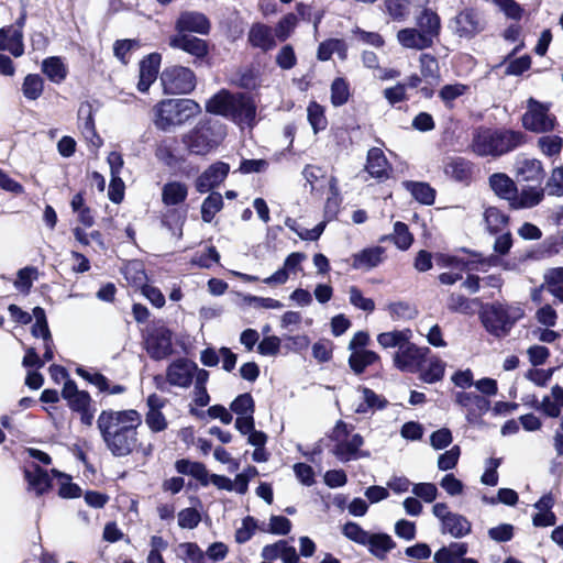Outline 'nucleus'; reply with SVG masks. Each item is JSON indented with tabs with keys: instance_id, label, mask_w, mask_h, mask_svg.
Returning <instances> with one entry per match:
<instances>
[{
	"instance_id": "412c9836",
	"label": "nucleus",
	"mask_w": 563,
	"mask_h": 563,
	"mask_svg": "<svg viewBox=\"0 0 563 563\" xmlns=\"http://www.w3.org/2000/svg\"><path fill=\"white\" fill-rule=\"evenodd\" d=\"M162 57L158 53H152L140 63V76L137 89L146 92L151 85L156 80Z\"/></svg>"
},
{
	"instance_id": "c85d7f7f",
	"label": "nucleus",
	"mask_w": 563,
	"mask_h": 563,
	"mask_svg": "<svg viewBox=\"0 0 563 563\" xmlns=\"http://www.w3.org/2000/svg\"><path fill=\"white\" fill-rule=\"evenodd\" d=\"M543 196L544 192L541 186H527L520 192L516 190L510 206L515 209L532 208L541 202Z\"/></svg>"
},
{
	"instance_id": "b1692460",
	"label": "nucleus",
	"mask_w": 563,
	"mask_h": 563,
	"mask_svg": "<svg viewBox=\"0 0 563 563\" xmlns=\"http://www.w3.org/2000/svg\"><path fill=\"white\" fill-rule=\"evenodd\" d=\"M544 178V169L542 163L536 158H525L517 163L518 181L532 183L541 186Z\"/></svg>"
},
{
	"instance_id": "473e14b6",
	"label": "nucleus",
	"mask_w": 563,
	"mask_h": 563,
	"mask_svg": "<svg viewBox=\"0 0 563 563\" xmlns=\"http://www.w3.org/2000/svg\"><path fill=\"white\" fill-rule=\"evenodd\" d=\"M402 186L418 202L427 206L434 202L435 190L428 183L406 180Z\"/></svg>"
},
{
	"instance_id": "2eb2a0df",
	"label": "nucleus",
	"mask_w": 563,
	"mask_h": 563,
	"mask_svg": "<svg viewBox=\"0 0 563 563\" xmlns=\"http://www.w3.org/2000/svg\"><path fill=\"white\" fill-rule=\"evenodd\" d=\"M384 254V247L372 246L352 254L351 257L343 262L349 264L352 269L368 272L383 263Z\"/></svg>"
},
{
	"instance_id": "4d7b16f0",
	"label": "nucleus",
	"mask_w": 563,
	"mask_h": 563,
	"mask_svg": "<svg viewBox=\"0 0 563 563\" xmlns=\"http://www.w3.org/2000/svg\"><path fill=\"white\" fill-rule=\"evenodd\" d=\"M349 301L352 306L366 312L375 310V302L371 298L363 296L362 291L356 286H351L347 290Z\"/></svg>"
},
{
	"instance_id": "393cba45",
	"label": "nucleus",
	"mask_w": 563,
	"mask_h": 563,
	"mask_svg": "<svg viewBox=\"0 0 563 563\" xmlns=\"http://www.w3.org/2000/svg\"><path fill=\"white\" fill-rule=\"evenodd\" d=\"M0 49L9 51L15 57H20L24 54L21 27L11 25L0 29Z\"/></svg>"
},
{
	"instance_id": "0eeeda50",
	"label": "nucleus",
	"mask_w": 563,
	"mask_h": 563,
	"mask_svg": "<svg viewBox=\"0 0 563 563\" xmlns=\"http://www.w3.org/2000/svg\"><path fill=\"white\" fill-rule=\"evenodd\" d=\"M161 81L165 93L186 95L195 89L196 75L188 67L174 65L163 70Z\"/></svg>"
},
{
	"instance_id": "ea45409f",
	"label": "nucleus",
	"mask_w": 563,
	"mask_h": 563,
	"mask_svg": "<svg viewBox=\"0 0 563 563\" xmlns=\"http://www.w3.org/2000/svg\"><path fill=\"white\" fill-rule=\"evenodd\" d=\"M365 547L368 548L373 555L383 559L395 547V543L388 534L369 533L368 542H366Z\"/></svg>"
},
{
	"instance_id": "052dcab7",
	"label": "nucleus",
	"mask_w": 563,
	"mask_h": 563,
	"mask_svg": "<svg viewBox=\"0 0 563 563\" xmlns=\"http://www.w3.org/2000/svg\"><path fill=\"white\" fill-rule=\"evenodd\" d=\"M297 22V16L294 13L285 15L275 27L276 37L282 42L286 41L296 27Z\"/></svg>"
},
{
	"instance_id": "338daca9",
	"label": "nucleus",
	"mask_w": 563,
	"mask_h": 563,
	"mask_svg": "<svg viewBox=\"0 0 563 563\" xmlns=\"http://www.w3.org/2000/svg\"><path fill=\"white\" fill-rule=\"evenodd\" d=\"M412 493L424 503H432L438 496V488L432 483H418L412 485Z\"/></svg>"
},
{
	"instance_id": "c03bdc74",
	"label": "nucleus",
	"mask_w": 563,
	"mask_h": 563,
	"mask_svg": "<svg viewBox=\"0 0 563 563\" xmlns=\"http://www.w3.org/2000/svg\"><path fill=\"white\" fill-rule=\"evenodd\" d=\"M307 119L314 134L325 130L328 125L324 108L316 101H311L308 104Z\"/></svg>"
},
{
	"instance_id": "f8f14e48",
	"label": "nucleus",
	"mask_w": 563,
	"mask_h": 563,
	"mask_svg": "<svg viewBox=\"0 0 563 563\" xmlns=\"http://www.w3.org/2000/svg\"><path fill=\"white\" fill-rule=\"evenodd\" d=\"M454 400L466 410V420L472 424L478 423L490 407L488 399L474 391H457Z\"/></svg>"
},
{
	"instance_id": "8fccbe9b",
	"label": "nucleus",
	"mask_w": 563,
	"mask_h": 563,
	"mask_svg": "<svg viewBox=\"0 0 563 563\" xmlns=\"http://www.w3.org/2000/svg\"><path fill=\"white\" fill-rule=\"evenodd\" d=\"M334 52H338L343 57L345 55V44L342 40L331 38L322 42L317 52L319 60H329Z\"/></svg>"
},
{
	"instance_id": "4468645a",
	"label": "nucleus",
	"mask_w": 563,
	"mask_h": 563,
	"mask_svg": "<svg viewBox=\"0 0 563 563\" xmlns=\"http://www.w3.org/2000/svg\"><path fill=\"white\" fill-rule=\"evenodd\" d=\"M196 363L188 358H178L166 369V380L169 385L188 388L194 382Z\"/></svg>"
},
{
	"instance_id": "a878e982",
	"label": "nucleus",
	"mask_w": 563,
	"mask_h": 563,
	"mask_svg": "<svg viewBox=\"0 0 563 563\" xmlns=\"http://www.w3.org/2000/svg\"><path fill=\"white\" fill-rule=\"evenodd\" d=\"M62 397L73 411H80L91 405V397L85 390H79L74 380L67 379L62 390Z\"/></svg>"
},
{
	"instance_id": "9d476101",
	"label": "nucleus",
	"mask_w": 563,
	"mask_h": 563,
	"mask_svg": "<svg viewBox=\"0 0 563 563\" xmlns=\"http://www.w3.org/2000/svg\"><path fill=\"white\" fill-rule=\"evenodd\" d=\"M429 353V347L418 346L410 340L407 344L400 346V350H397L393 362L399 371L413 374L421 371Z\"/></svg>"
},
{
	"instance_id": "e433bc0d",
	"label": "nucleus",
	"mask_w": 563,
	"mask_h": 563,
	"mask_svg": "<svg viewBox=\"0 0 563 563\" xmlns=\"http://www.w3.org/2000/svg\"><path fill=\"white\" fill-rule=\"evenodd\" d=\"M444 173L456 181H467L472 174V164L462 158H451L444 166Z\"/></svg>"
},
{
	"instance_id": "0e129e2a",
	"label": "nucleus",
	"mask_w": 563,
	"mask_h": 563,
	"mask_svg": "<svg viewBox=\"0 0 563 563\" xmlns=\"http://www.w3.org/2000/svg\"><path fill=\"white\" fill-rule=\"evenodd\" d=\"M420 70L424 78L438 79L439 64L437 58L430 54H422L420 56Z\"/></svg>"
},
{
	"instance_id": "a18cd8bd",
	"label": "nucleus",
	"mask_w": 563,
	"mask_h": 563,
	"mask_svg": "<svg viewBox=\"0 0 563 563\" xmlns=\"http://www.w3.org/2000/svg\"><path fill=\"white\" fill-rule=\"evenodd\" d=\"M223 208V198L219 192H211L201 205V218L210 223L216 214Z\"/></svg>"
},
{
	"instance_id": "cd10ccee",
	"label": "nucleus",
	"mask_w": 563,
	"mask_h": 563,
	"mask_svg": "<svg viewBox=\"0 0 563 563\" xmlns=\"http://www.w3.org/2000/svg\"><path fill=\"white\" fill-rule=\"evenodd\" d=\"M366 170L372 177L378 180L388 178L389 164L380 148L372 147L368 151Z\"/></svg>"
},
{
	"instance_id": "09e8293b",
	"label": "nucleus",
	"mask_w": 563,
	"mask_h": 563,
	"mask_svg": "<svg viewBox=\"0 0 563 563\" xmlns=\"http://www.w3.org/2000/svg\"><path fill=\"white\" fill-rule=\"evenodd\" d=\"M44 89V81L40 75L30 74L22 84L23 96L29 100H36L41 97Z\"/></svg>"
},
{
	"instance_id": "680f3d73",
	"label": "nucleus",
	"mask_w": 563,
	"mask_h": 563,
	"mask_svg": "<svg viewBox=\"0 0 563 563\" xmlns=\"http://www.w3.org/2000/svg\"><path fill=\"white\" fill-rule=\"evenodd\" d=\"M174 140H163L157 144L155 150V156L157 159L167 166H172L176 162L174 155Z\"/></svg>"
},
{
	"instance_id": "f257e3e1",
	"label": "nucleus",
	"mask_w": 563,
	"mask_h": 563,
	"mask_svg": "<svg viewBox=\"0 0 563 563\" xmlns=\"http://www.w3.org/2000/svg\"><path fill=\"white\" fill-rule=\"evenodd\" d=\"M142 417L137 410H102L97 428L107 450L114 457H125L139 446V428Z\"/></svg>"
},
{
	"instance_id": "2f4dec72",
	"label": "nucleus",
	"mask_w": 563,
	"mask_h": 563,
	"mask_svg": "<svg viewBox=\"0 0 563 563\" xmlns=\"http://www.w3.org/2000/svg\"><path fill=\"white\" fill-rule=\"evenodd\" d=\"M563 408V387L555 385L551 389V395L544 396L538 409L551 418L560 416Z\"/></svg>"
},
{
	"instance_id": "c756f323",
	"label": "nucleus",
	"mask_w": 563,
	"mask_h": 563,
	"mask_svg": "<svg viewBox=\"0 0 563 563\" xmlns=\"http://www.w3.org/2000/svg\"><path fill=\"white\" fill-rule=\"evenodd\" d=\"M249 42L263 51L272 49L276 43L273 31L265 24H254L249 32Z\"/></svg>"
},
{
	"instance_id": "ddd939ff",
	"label": "nucleus",
	"mask_w": 563,
	"mask_h": 563,
	"mask_svg": "<svg viewBox=\"0 0 563 563\" xmlns=\"http://www.w3.org/2000/svg\"><path fill=\"white\" fill-rule=\"evenodd\" d=\"M145 349L153 360H163L172 351V332L166 328H157L151 331L145 339Z\"/></svg>"
},
{
	"instance_id": "4be33fe9",
	"label": "nucleus",
	"mask_w": 563,
	"mask_h": 563,
	"mask_svg": "<svg viewBox=\"0 0 563 563\" xmlns=\"http://www.w3.org/2000/svg\"><path fill=\"white\" fill-rule=\"evenodd\" d=\"M554 498L551 494L543 495L534 505L537 512L532 516V525L537 528L552 527L556 523V516L552 511Z\"/></svg>"
},
{
	"instance_id": "3c124183",
	"label": "nucleus",
	"mask_w": 563,
	"mask_h": 563,
	"mask_svg": "<svg viewBox=\"0 0 563 563\" xmlns=\"http://www.w3.org/2000/svg\"><path fill=\"white\" fill-rule=\"evenodd\" d=\"M349 97V84L343 78H335L331 85V103L341 107L347 102Z\"/></svg>"
},
{
	"instance_id": "864d4df0",
	"label": "nucleus",
	"mask_w": 563,
	"mask_h": 563,
	"mask_svg": "<svg viewBox=\"0 0 563 563\" xmlns=\"http://www.w3.org/2000/svg\"><path fill=\"white\" fill-rule=\"evenodd\" d=\"M53 476L57 477L60 483L58 495L63 498H76L80 496V488L70 482V477L57 470H52Z\"/></svg>"
},
{
	"instance_id": "7ed1b4c3",
	"label": "nucleus",
	"mask_w": 563,
	"mask_h": 563,
	"mask_svg": "<svg viewBox=\"0 0 563 563\" xmlns=\"http://www.w3.org/2000/svg\"><path fill=\"white\" fill-rule=\"evenodd\" d=\"M523 316L525 310L520 305L499 301L485 305L479 313L485 330L497 339L508 336Z\"/></svg>"
},
{
	"instance_id": "dca6fc26",
	"label": "nucleus",
	"mask_w": 563,
	"mask_h": 563,
	"mask_svg": "<svg viewBox=\"0 0 563 563\" xmlns=\"http://www.w3.org/2000/svg\"><path fill=\"white\" fill-rule=\"evenodd\" d=\"M175 30L176 33H197L206 35L210 31V22L203 13L196 11H185L181 12L176 20Z\"/></svg>"
},
{
	"instance_id": "5701e85b",
	"label": "nucleus",
	"mask_w": 563,
	"mask_h": 563,
	"mask_svg": "<svg viewBox=\"0 0 563 563\" xmlns=\"http://www.w3.org/2000/svg\"><path fill=\"white\" fill-rule=\"evenodd\" d=\"M24 478L27 482V490L34 492L36 496L45 494L51 487L49 474L36 464L25 467Z\"/></svg>"
},
{
	"instance_id": "6ab92c4d",
	"label": "nucleus",
	"mask_w": 563,
	"mask_h": 563,
	"mask_svg": "<svg viewBox=\"0 0 563 563\" xmlns=\"http://www.w3.org/2000/svg\"><path fill=\"white\" fill-rule=\"evenodd\" d=\"M78 129L89 144L97 148L102 145V140L96 131L92 106L88 102L81 103L78 109Z\"/></svg>"
},
{
	"instance_id": "f704fd0d",
	"label": "nucleus",
	"mask_w": 563,
	"mask_h": 563,
	"mask_svg": "<svg viewBox=\"0 0 563 563\" xmlns=\"http://www.w3.org/2000/svg\"><path fill=\"white\" fill-rule=\"evenodd\" d=\"M188 195V188L180 181L166 183L162 189V201L166 206H176L184 202Z\"/></svg>"
},
{
	"instance_id": "5fc2aeb1",
	"label": "nucleus",
	"mask_w": 563,
	"mask_h": 563,
	"mask_svg": "<svg viewBox=\"0 0 563 563\" xmlns=\"http://www.w3.org/2000/svg\"><path fill=\"white\" fill-rule=\"evenodd\" d=\"M393 241L400 250H407L413 242L412 234L409 232L407 224L397 221L394 224Z\"/></svg>"
},
{
	"instance_id": "69168bd1",
	"label": "nucleus",
	"mask_w": 563,
	"mask_h": 563,
	"mask_svg": "<svg viewBox=\"0 0 563 563\" xmlns=\"http://www.w3.org/2000/svg\"><path fill=\"white\" fill-rule=\"evenodd\" d=\"M200 520V514L195 508H185L178 512V526L183 529H194Z\"/></svg>"
},
{
	"instance_id": "f3484780",
	"label": "nucleus",
	"mask_w": 563,
	"mask_h": 563,
	"mask_svg": "<svg viewBox=\"0 0 563 563\" xmlns=\"http://www.w3.org/2000/svg\"><path fill=\"white\" fill-rule=\"evenodd\" d=\"M168 43L172 48L181 49L197 59L205 58L209 51L205 40L191 34L175 33Z\"/></svg>"
},
{
	"instance_id": "4c0bfd02",
	"label": "nucleus",
	"mask_w": 563,
	"mask_h": 563,
	"mask_svg": "<svg viewBox=\"0 0 563 563\" xmlns=\"http://www.w3.org/2000/svg\"><path fill=\"white\" fill-rule=\"evenodd\" d=\"M489 185L496 195L511 203L517 188L508 176L505 174H494L489 177Z\"/></svg>"
},
{
	"instance_id": "6e6d98bb",
	"label": "nucleus",
	"mask_w": 563,
	"mask_h": 563,
	"mask_svg": "<svg viewBox=\"0 0 563 563\" xmlns=\"http://www.w3.org/2000/svg\"><path fill=\"white\" fill-rule=\"evenodd\" d=\"M540 151L547 156L559 155L563 147V140L558 135H547L538 140Z\"/></svg>"
},
{
	"instance_id": "58836bf2",
	"label": "nucleus",
	"mask_w": 563,
	"mask_h": 563,
	"mask_svg": "<svg viewBox=\"0 0 563 563\" xmlns=\"http://www.w3.org/2000/svg\"><path fill=\"white\" fill-rule=\"evenodd\" d=\"M379 360L376 352L369 350H358L351 353L349 357V365L356 374H362L365 368Z\"/></svg>"
},
{
	"instance_id": "de8ad7c7",
	"label": "nucleus",
	"mask_w": 563,
	"mask_h": 563,
	"mask_svg": "<svg viewBox=\"0 0 563 563\" xmlns=\"http://www.w3.org/2000/svg\"><path fill=\"white\" fill-rule=\"evenodd\" d=\"M484 219L487 230L492 234H496L501 231L508 222V217L495 207H488L485 209Z\"/></svg>"
},
{
	"instance_id": "aec40b11",
	"label": "nucleus",
	"mask_w": 563,
	"mask_h": 563,
	"mask_svg": "<svg viewBox=\"0 0 563 563\" xmlns=\"http://www.w3.org/2000/svg\"><path fill=\"white\" fill-rule=\"evenodd\" d=\"M229 169V165L222 162L211 165L197 178V191L203 194L221 184L227 177Z\"/></svg>"
},
{
	"instance_id": "7c9ffc66",
	"label": "nucleus",
	"mask_w": 563,
	"mask_h": 563,
	"mask_svg": "<svg viewBox=\"0 0 563 563\" xmlns=\"http://www.w3.org/2000/svg\"><path fill=\"white\" fill-rule=\"evenodd\" d=\"M412 338V331L408 328L402 330H393L377 335V342L383 349L400 350V346L407 344Z\"/></svg>"
},
{
	"instance_id": "c9c22d12",
	"label": "nucleus",
	"mask_w": 563,
	"mask_h": 563,
	"mask_svg": "<svg viewBox=\"0 0 563 563\" xmlns=\"http://www.w3.org/2000/svg\"><path fill=\"white\" fill-rule=\"evenodd\" d=\"M42 71L47 78L55 82L60 84L65 80L68 74L67 66L63 63L58 56L47 57L42 62Z\"/></svg>"
},
{
	"instance_id": "72a5a7b5",
	"label": "nucleus",
	"mask_w": 563,
	"mask_h": 563,
	"mask_svg": "<svg viewBox=\"0 0 563 563\" xmlns=\"http://www.w3.org/2000/svg\"><path fill=\"white\" fill-rule=\"evenodd\" d=\"M420 31L427 35L430 41L439 35L441 29V22L439 15L430 9H424L416 21Z\"/></svg>"
},
{
	"instance_id": "37998d69",
	"label": "nucleus",
	"mask_w": 563,
	"mask_h": 563,
	"mask_svg": "<svg viewBox=\"0 0 563 563\" xmlns=\"http://www.w3.org/2000/svg\"><path fill=\"white\" fill-rule=\"evenodd\" d=\"M362 401L356 406L355 412L367 413L371 409H383L387 401L367 387L361 388Z\"/></svg>"
},
{
	"instance_id": "a19ab883",
	"label": "nucleus",
	"mask_w": 563,
	"mask_h": 563,
	"mask_svg": "<svg viewBox=\"0 0 563 563\" xmlns=\"http://www.w3.org/2000/svg\"><path fill=\"white\" fill-rule=\"evenodd\" d=\"M442 532L462 538L471 532V522L462 515L453 514L442 525Z\"/></svg>"
},
{
	"instance_id": "79ce46f5",
	"label": "nucleus",
	"mask_w": 563,
	"mask_h": 563,
	"mask_svg": "<svg viewBox=\"0 0 563 563\" xmlns=\"http://www.w3.org/2000/svg\"><path fill=\"white\" fill-rule=\"evenodd\" d=\"M384 10L393 21L405 22L410 15L409 0H384Z\"/></svg>"
},
{
	"instance_id": "774afa93",
	"label": "nucleus",
	"mask_w": 563,
	"mask_h": 563,
	"mask_svg": "<svg viewBox=\"0 0 563 563\" xmlns=\"http://www.w3.org/2000/svg\"><path fill=\"white\" fill-rule=\"evenodd\" d=\"M549 195L563 196V166L555 167L547 183Z\"/></svg>"
},
{
	"instance_id": "603ef678",
	"label": "nucleus",
	"mask_w": 563,
	"mask_h": 563,
	"mask_svg": "<svg viewBox=\"0 0 563 563\" xmlns=\"http://www.w3.org/2000/svg\"><path fill=\"white\" fill-rule=\"evenodd\" d=\"M179 558L190 563H205V553L194 542H184L178 545Z\"/></svg>"
},
{
	"instance_id": "e2e57ef3",
	"label": "nucleus",
	"mask_w": 563,
	"mask_h": 563,
	"mask_svg": "<svg viewBox=\"0 0 563 563\" xmlns=\"http://www.w3.org/2000/svg\"><path fill=\"white\" fill-rule=\"evenodd\" d=\"M343 534L355 543L365 545L368 542L369 532L355 522H347L343 527Z\"/></svg>"
},
{
	"instance_id": "bf43d9fd",
	"label": "nucleus",
	"mask_w": 563,
	"mask_h": 563,
	"mask_svg": "<svg viewBox=\"0 0 563 563\" xmlns=\"http://www.w3.org/2000/svg\"><path fill=\"white\" fill-rule=\"evenodd\" d=\"M258 525L255 518L247 516L242 520V526L235 531V541L240 544L247 542L254 536Z\"/></svg>"
},
{
	"instance_id": "a211bd4d",
	"label": "nucleus",
	"mask_w": 563,
	"mask_h": 563,
	"mask_svg": "<svg viewBox=\"0 0 563 563\" xmlns=\"http://www.w3.org/2000/svg\"><path fill=\"white\" fill-rule=\"evenodd\" d=\"M306 258L307 256L303 253H290L284 261L283 267L276 271L273 275L264 278L263 283L269 286L286 284L290 274H297L302 271L301 264Z\"/></svg>"
},
{
	"instance_id": "f03ea898",
	"label": "nucleus",
	"mask_w": 563,
	"mask_h": 563,
	"mask_svg": "<svg viewBox=\"0 0 563 563\" xmlns=\"http://www.w3.org/2000/svg\"><path fill=\"white\" fill-rule=\"evenodd\" d=\"M206 110L229 118L240 126L252 128L256 121L255 102L244 93L233 95L222 90L207 101Z\"/></svg>"
},
{
	"instance_id": "423d86ee",
	"label": "nucleus",
	"mask_w": 563,
	"mask_h": 563,
	"mask_svg": "<svg viewBox=\"0 0 563 563\" xmlns=\"http://www.w3.org/2000/svg\"><path fill=\"white\" fill-rule=\"evenodd\" d=\"M224 136V126L217 120H208L199 123L183 140L190 153L203 155L217 147Z\"/></svg>"
},
{
	"instance_id": "bb28decb",
	"label": "nucleus",
	"mask_w": 563,
	"mask_h": 563,
	"mask_svg": "<svg viewBox=\"0 0 563 563\" xmlns=\"http://www.w3.org/2000/svg\"><path fill=\"white\" fill-rule=\"evenodd\" d=\"M397 41L402 47L410 49L422 51L432 46V41H430L422 31L416 27L399 30Z\"/></svg>"
},
{
	"instance_id": "1a4fd4ad",
	"label": "nucleus",
	"mask_w": 563,
	"mask_h": 563,
	"mask_svg": "<svg viewBox=\"0 0 563 563\" xmlns=\"http://www.w3.org/2000/svg\"><path fill=\"white\" fill-rule=\"evenodd\" d=\"M556 119L550 113L549 106L533 98L527 101V111L522 115L525 129L534 133H547L554 129Z\"/></svg>"
},
{
	"instance_id": "49530a36",
	"label": "nucleus",
	"mask_w": 563,
	"mask_h": 563,
	"mask_svg": "<svg viewBox=\"0 0 563 563\" xmlns=\"http://www.w3.org/2000/svg\"><path fill=\"white\" fill-rule=\"evenodd\" d=\"M445 363L439 357H432L429 361L428 367L419 371L420 379L428 384H433L441 380L444 376Z\"/></svg>"
},
{
	"instance_id": "20e7f679",
	"label": "nucleus",
	"mask_w": 563,
	"mask_h": 563,
	"mask_svg": "<svg viewBox=\"0 0 563 563\" xmlns=\"http://www.w3.org/2000/svg\"><path fill=\"white\" fill-rule=\"evenodd\" d=\"M201 111L200 106L191 99H166L154 108V123L162 131L183 125Z\"/></svg>"
},
{
	"instance_id": "6e6552de",
	"label": "nucleus",
	"mask_w": 563,
	"mask_h": 563,
	"mask_svg": "<svg viewBox=\"0 0 563 563\" xmlns=\"http://www.w3.org/2000/svg\"><path fill=\"white\" fill-rule=\"evenodd\" d=\"M347 435V426L343 421H339L334 429V438L338 441L333 449V453L341 462H349L360 457H367L368 452H362L360 449L364 444L363 437L358 433L352 434L349 439H342Z\"/></svg>"
},
{
	"instance_id": "13d9d810",
	"label": "nucleus",
	"mask_w": 563,
	"mask_h": 563,
	"mask_svg": "<svg viewBox=\"0 0 563 563\" xmlns=\"http://www.w3.org/2000/svg\"><path fill=\"white\" fill-rule=\"evenodd\" d=\"M231 410L238 417L250 416L254 413V400L247 393L238 396L230 406Z\"/></svg>"
},
{
	"instance_id": "39448f33",
	"label": "nucleus",
	"mask_w": 563,
	"mask_h": 563,
	"mask_svg": "<svg viewBox=\"0 0 563 563\" xmlns=\"http://www.w3.org/2000/svg\"><path fill=\"white\" fill-rule=\"evenodd\" d=\"M525 142V134L519 131L482 130L473 140V151L481 156H499L508 153Z\"/></svg>"
},
{
	"instance_id": "9b49d317",
	"label": "nucleus",
	"mask_w": 563,
	"mask_h": 563,
	"mask_svg": "<svg viewBox=\"0 0 563 563\" xmlns=\"http://www.w3.org/2000/svg\"><path fill=\"white\" fill-rule=\"evenodd\" d=\"M449 27L459 37L471 38L484 30V21L477 11L465 9L450 21Z\"/></svg>"
}]
</instances>
